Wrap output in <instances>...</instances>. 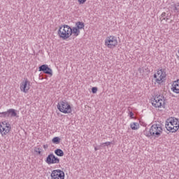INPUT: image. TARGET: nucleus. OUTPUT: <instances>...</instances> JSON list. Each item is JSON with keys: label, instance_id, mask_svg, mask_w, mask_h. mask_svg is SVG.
Listing matches in <instances>:
<instances>
[{"label": "nucleus", "instance_id": "obj_34", "mask_svg": "<svg viewBox=\"0 0 179 179\" xmlns=\"http://www.w3.org/2000/svg\"><path fill=\"white\" fill-rule=\"evenodd\" d=\"M94 150H97V148H95Z\"/></svg>", "mask_w": 179, "mask_h": 179}, {"label": "nucleus", "instance_id": "obj_19", "mask_svg": "<svg viewBox=\"0 0 179 179\" xmlns=\"http://www.w3.org/2000/svg\"><path fill=\"white\" fill-rule=\"evenodd\" d=\"M55 154L56 155V156H59V157H62V156H64V151L60 149V148H57L55 150Z\"/></svg>", "mask_w": 179, "mask_h": 179}, {"label": "nucleus", "instance_id": "obj_12", "mask_svg": "<svg viewBox=\"0 0 179 179\" xmlns=\"http://www.w3.org/2000/svg\"><path fill=\"white\" fill-rule=\"evenodd\" d=\"M6 113L7 117H10V118H13V117H19L17 116V110L13 108L8 109Z\"/></svg>", "mask_w": 179, "mask_h": 179}, {"label": "nucleus", "instance_id": "obj_17", "mask_svg": "<svg viewBox=\"0 0 179 179\" xmlns=\"http://www.w3.org/2000/svg\"><path fill=\"white\" fill-rule=\"evenodd\" d=\"M171 12H173V13H179V3L171 4Z\"/></svg>", "mask_w": 179, "mask_h": 179}, {"label": "nucleus", "instance_id": "obj_29", "mask_svg": "<svg viewBox=\"0 0 179 179\" xmlns=\"http://www.w3.org/2000/svg\"><path fill=\"white\" fill-rule=\"evenodd\" d=\"M129 115L130 118H131V119L134 118V113L133 112H129Z\"/></svg>", "mask_w": 179, "mask_h": 179}, {"label": "nucleus", "instance_id": "obj_33", "mask_svg": "<svg viewBox=\"0 0 179 179\" xmlns=\"http://www.w3.org/2000/svg\"><path fill=\"white\" fill-rule=\"evenodd\" d=\"M141 71H142V69H141V68H139V69H138V71H139V72H141Z\"/></svg>", "mask_w": 179, "mask_h": 179}, {"label": "nucleus", "instance_id": "obj_4", "mask_svg": "<svg viewBox=\"0 0 179 179\" xmlns=\"http://www.w3.org/2000/svg\"><path fill=\"white\" fill-rule=\"evenodd\" d=\"M166 99H164V96L159 95L154 97V99L151 101L152 105L155 108H164L166 107V103L164 102Z\"/></svg>", "mask_w": 179, "mask_h": 179}, {"label": "nucleus", "instance_id": "obj_25", "mask_svg": "<svg viewBox=\"0 0 179 179\" xmlns=\"http://www.w3.org/2000/svg\"><path fill=\"white\" fill-rule=\"evenodd\" d=\"M102 145L103 146H110V145H114V143H113L112 141L111 142L108 141V142L102 143Z\"/></svg>", "mask_w": 179, "mask_h": 179}, {"label": "nucleus", "instance_id": "obj_14", "mask_svg": "<svg viewBox=\"0 0 179 179\" xmlns=\"http://www.w3.org/2000/svg\"><path fill=\"white\" fill-rule=\"evenodd\" d=\"M166 121V122L171 124L173 127H177V125H179V120L176 117H171L168 118Z\"/></svg>", "mask_w": 179, "mask_h": 179}, {"label": "nucleus", "instance_id": "obj_28", "mask_svg": "<svg viewBox=\"0 0 179 179\" xmlns=\"http://www.w3.org/2000/svg\"><path fill=\"white\" fill-rule=\"evenodd\" d=\"M80 5H83L87 0H78Z\"/></svg>", "mask_w": 179, "mask_h": 179}, {"label": "nucleus", "instance_id": "obj_31", "mask_svg": "<svg viewBox=\"0 0 179 179\" xmlns=\"http://www.w3.org/2000/svg\"><path fill=\"white\" fill-rule=\"evenodd\" d=\"M159 72H160V69L158 70V71H157V75L158 76H161V73H159Z\"/></svg>", "mask_w": 179, "mask_h": 179}, {"label": "nucleus", "instance_id": "obj_16", "mask_svg": "<svg viewBox=\"0 0 179 179\" xmlns=\"http://www.w3.org/2000/svg\"><path fill=\"white\" fill-rule=\"evenodd\" d=\"M6 129V132H3V135H6V134H9L10 132V129H12V127L9 122H6V121L1 122Z\"/></svg>", "mask_w": 179, "mask_h": 179}, {"label": "nucleus", "instance_id": "obj_15", "mask_svg": "<svg viewBox=\"0 0 179 179\" xmlns=\"http://www.w3.org/2000/svg\"><path fill=\"white\" fill-rule=\"evenodd\" d=\"M171 90L173 93H176L177 94H179V80L173 83Z\"/></svg>", "mask_w": 179, "mask_h": 179}, {"label": "nucleus", "instance_id": "obj_30", "mask_svg": "<svg viewBox=\"0 0 179 179\" xmlns=\"http://www.w3.org/2000/svg\"><path fill=\"white\" fill-rule=\"evenodd\" d=\"M154 79H155V82H156V79H158V78H157V73H155V74H154Z\"/></svg>", "mask_w": 179, "mask_h": 179}, {"label": "nucleus", "instance_id": "obj_13", "mask_svg": "<svg viewBox=\"0 0 179 179\" xmlns=\"http://www.w3.org/2000/svg\"><path fill=\"white\" fill-rule=\"evenodd\" d=\"M70 32L71 36H73V37H78V36L80 34V30H79L76 27H70Z\"/></svg>", "mask_w": 179, "mask_h": 179}, {"label": "nucleus", "instance_id": "obj_2", "mask_svg": "<svg viewBox=\"0 0 179 179\" xmlns=\"http://www.w3.org/2000/svg\"><path fill=\"white\" fill-rule=\"evenodd\" d=\"M57 35L62 40H68L71 37V26L64 24L59 27Z\"/></svg>", "mask_w": 179, "mask_h": 179}, {"label": "nucleus", "instance_id": "obj_10", "mask_svg": "<svg viewBox=\"0 0 179 179\" xmlns=\"http://www.w3.org/2000/svg\"><path fill=\"white\" fill-rule=\"evenodd\" d=\"M165 128L169 132L174 134V133L177 132V131L179 129V125L173 126V124H171V123H169L166 121L165 122Z\"/></svg>", "mask_w": 179, "mask_h": 179}, {"label": "nucleus", "instance_id": "obj_5", "mask_svg": "<svg viewBox=\"0 0 179 179\" xmlns=\"http://www.w3.org/2000/svg\"><path fill=\"white\" fill-rule=\"evenodd\" d=\"M105 45L108 48H114L118 45V41L115 36H109L107 37L105 40Z\"/></svg>", "mask_w": 179, "mask_h": 179}, {"label": "nucleus", "instance_id": "obj_1", "mask_svg": "<svg viewBox=\"0 0 179 179\" xmlns=\"http://www.w3.org/2000/svg\"><path fill=\"white\" fill-rule=\"evenodd\" d=\"M162 134H163V129L162 128V125L159 124H152L149 129V132H145V136H148V138L153 136L155 139L159 138Z\"/></svg>", "mask_w": 179, "mask_h": 179}, {"label": "nucleus", "instance_id": "obj_20", "mask_svg": "<svg viewBox=\"0 0 179 179\" xmlns=\"http://www.w3.org/2000/svg\"><path fill=\"white\" fill-rule=\"evenodd\" d=\"M130 128H131V129L134 131H136V129L139 128V124H138L136 122H133L130 124Z\"/></svg>", "mask_w": 179, "mask_h": 179}, {"label": "nucleus", "instance_id": "obj_26", "mask_svg": "<svg viewBox=\"0 0 179 179\" xmlns=\"http://www.w3.org/2000/svg\"><path fill=\"white\" fill-rule=\"evenodd\" d=\"M0 117H3V118H6V112H2V113H0Z\"/></svg>", "mask_w": 179, "mask_h": 179}, {"label": "nucleus", "instance_id": "obj_21", "mask_svg": "<svg viewBox=\"0 0 179 179\" xmlns=\"http://www.w3.org/2000/svg\"><path fill=\"white\" fill-rule=\"evenodd\" d=\"M52 142L55 145H59L61 143V138L59 137H55L52 138Z\"/></svg>", "mask_w": 179, "mask_h": 179}, {"label": "nucleus", "instance_id": "obj_11", "mask_svg": "<svg viewBox=\"0 0 179 179\" xmlns=\"http://www.w3.org/2000/svg\"><path fill=\"white\" fill-rule=\"evenodd\" d=\"M159 73H161V76H159V78L156 79V83H158V85H162L163 79L166 76V70L160 69Z\"/></svg>", "mask_w": 179, "mask_h": 179}, {"label": "nucleus", "instance_id": "obj_22", "mask_svg": "<svg viewBox=\"0 0 179 179\" xmlns=\"http://www.w3.org/2000/svg\"><path fill=\"white\" fill-rule=\"evenodd\" d=\"M6 127H5V126L3 125L2 123H0V133L1 134L2 136H3V132H6Z\"/></svg>", "mask_w": 179, "mask_h": 179}, {"label": "nucleus", "instance_id": "obj_3", "mask_svg": "<svg viewBox=\"0 0 179 179\" xmlns=\"http://www.w3.org/2000/svg\"><path fill=\"white\" fill-rule=\"evenodd\" d=\"M57 107L59 111L64 113V114H71L72 113V107H71V105H69L66 100L59 101Z\"/></svg>", "mask_w": 179, "mask_h": 179}, {"label": "nucleus", "instance_id": "obj_27", "mask_svg": "<svg viewBox=\"0 0 179 179\" xmlns=\"http://www.w3.org/2000/svg\"><path fill=\"white\" fill-rule=\"evenodd\" d=\"M97 90H98L97 87H94L92 88V93H93L94 94L97 93Z\"/></svg>", "mask_w": 179, "mask_h": 179}, {"label": "nucleus", "instance_id": "obj_24", "mask_svg": "<svg viewBox=\"0 0 179 179\" xmlns=\"http://www.w3.org/2000/svg\"><path fill=\"white\" fill-rule=\"evenodd\" d=\"M41 150H43V149H41L38 147L34 148V151L35 152V153H37L39 155H41Z\"/></svg>", "mask_w": 179, "mask_h": 179}, {"label": "nucleus", "instance_id": "obj_32", "mask_svg": "<svg viewBox=\"0 0 179 179\" xmlns=\"http://www.w3.org/2000/svg\"><path fill=\"white\" fill-rule=\"evenodd\" d=\"M47 148H48V145H43V148H44V149H47Z\"/></svg>", "mask_w": 179, "mask_h": 179}, {"label": "nucleus", "instance_id": "obj_7", "mask_svg": "<svg viewBox=\"0 0 179 179\" xmlns=\"http://www.w3.org/2000/svg\"><path fill=\"white\" fill-rule=\"evenodd\" d=\"M20 90L23 92V93L29 92V90H30V81H29V79L24 78L20 83Z\"/></svg>", "mask_w": 179, "mask_h": 179}, {"label": "nucleus", "instance_id": "obj_9", "mask_svg": "<svg viewBox=\"0 0 179 179\" xmlns=\"http://www.w3.org/2000/svg\"><path fill=\"white\" fill-rule=\"evenodd\" d=\"M39 72H43L46 75H50L52 76V69L48 66L47 64H43L38 67Z\"/></svg>", "mask_w": 179, "mask_h": 179}, {"label": "nucleus", "instance_id": "obj_6", "mask_svg": "<svg viewBox=\"0 0 179 179\" xmlns=\"http://www.w3.org/2000/svg\"><path fill=\"white\" fill-rule=\"evenodd\" d=\"M50 177L52 179H65V173L60 169L53 170Z\"/></svg>", "mask_w": 179, "mask_h": 179}, {"label": "nucleus", "instance_id": "obj_18", "mask_svg": "<svg viewBox=\"0 0 179 179\" xmlns=\"http://www.w3.org/2000/svg\"><path fill=\"white\" fill-rule=\"evenodd\" d=\"M76 27L79 30H82V29H85V22H80V21L76 22Z\"/></svg>", "mask_w": 179, "mask_h": 179}, {"label": "nucleus", "instance_id": "obj_8", "mask_svg": "<svg viewBox=\"0 0 179 179\" xmlns=\"http://www.w3.org/2000/svg\"><path fill=\"white\" fill-rule=\"evenodd\" d=\"M45 162L48 164H58L59 163V158L55 157L54 154L50 153L46 157Z\"/></svg>", "mask_w": 179, "mask_h": 179}, {"label": "nucleus", "instance_id": "obj_23", "mask_svg": "<svg viewBox=\"0 0 179 179\" xmlns=\"http://www.w3.org/2000/svg\"><path fill=\"white\" fill-rule=\"evenodd\" d=\"M160 20L161 22H163V20H166V22H167V20H169V18L166 17V12L162 13Z\"/></svg>", "mask_w": 179, "mask_h": 179}]
</instances>
